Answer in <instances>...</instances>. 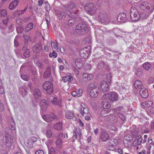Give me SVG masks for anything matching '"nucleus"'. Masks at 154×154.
Listing matches in <instances>:
<instances>
[{
    "label": "nucleus",
    "instance_id": "a18cd8bd",
    "mask_svg": "<svg viewBox=\"0 0 154 154\" xmlns=\"http://www.w3.org/2000/svg\"><path fill=\"white\" fill-rule=\"evenodd\" d=\"M30 52L29 49H27L26 51L23 53V56L26 58H28L30 57Z\"/></svg>",
    "mask_w": 154,
    "mask_h": 154
},
{
    "label": "nucleus",
    "instance_id": "423d86ee",
    "mask_svg": "<svg viewBox=\"0 0 154 154\" xmlns=\"http://www.w3.org/2000/svg\"><path fill=\"white\" fill-rule=\"evenodd\" d=\"M87 26L85 23L81 22L79 23L76 26V32L81 34L86 31Z\"/></svg>",
    "mask_w": 154,
    "mask_h": 154
},
{
    "label": "nucleus",
    "instance_id": "13d9d810",
    "mask_svg": "<svg viewBox=\"0 0 154 154\" xmlns=\"http://www.w3.org/2000/svg\"><path fill=\"white\" fill-rule=\"evenodd\" d=\"M154 81V78L153 77H149L148 80V83L149 84H151Z\"/></svg>",
    "mask_w": 154,
    "mask_h": 154
},
{
    "label": "nucleus",
    "instance_id": "393cba45",
    "mask_svg": "<svg viewBox=\"0 0 154 154\" xmlns=\"http://www.w3.org/2000/svg\"><path fill=\"white\" fill-rule=\"evenodd\" d=\"M75 64L77 68L79 69H81L82 66V63L80 59L75 60Z\"/></svg>",
    "mask_w": 154,
    "mask_h": 154
},
{
    "label": "nucleus",
    "instance_id": "680f3d73",
    "mask_svg": "<svg viewBox=\"0 0 154 154\" xmlns=\"http://www.w3.org/2000/svg\"><path fill=\"white\" fill-rule=\"evenodd\" d=\"M5 93L2 84L1 82L0 83V93L2 94H3Z\"/></svg>",
    "mask_w": 154,
    "mask_h": 154
},
{
    "label": "nucleus",
    "instance_id": "e2e57ef3",
    "mask_svg": "<svg viewBox=\"0 0 154 154\" xmlns=\"http://www.w3.org/2000/svg\"><path fill=\"white\" fill-rule=\"evenodd\" d=\"M35 154H44V153L43 150L39 149L36 151Z\"/></svg>",
    "mask_w": 154,
    "mask_h": 154
},
{
    "label": "nucleus",
    "instance_id": "c03bdc74",
    "mask_svg": "<svg viewBox=\"0 0 154 154\" xmlns=\"http://www.w3.org/2000/svg\"><path fill=\"white\" fill-rule=\"evenodd\" d=\"M17 32L18 33H21L23 31V28L22 26H19L16 28Z\"/></svg>",
    "mask_w": 154,
    "mask_h": 154
},
{
    "label": "nucleus",
    "instance_id": "69168bd1",
    "mask_svg": "<svg viewBox=\"0 0 154 154\" xmlns=\"http://www.w3.org/2000/svg\"><path fill=\"white\" fill-rule=\"evenodd\" d=\"M77 96L78 97H79L81 96L82 95V90H79L78 92H77Z\"/></svg>",
    "mask_w": 154,
    "mask_h": 154
},
{
    "label": "nucleus",
    "instance_id": "f03ea898",
    "mask_svg": "<svg viewBox=\"0 0 154 154\" xmlns=\"http://www.w3.org/2000/svg\"><path fill=\"white\" fill-rule=\"evenodd\" d=\"M118 98V95L115 92H112L110 94L106 93L104 94L103 97V99L109 100L112 102L117 101Z\"/></svg>",
    "mask_w": 154,
    "mask_h": 154
},
{
    "label": "nucleus",
    "instance_id": "0e129e2a",
    "mask_svg": "<svg viewBox=\"0 0 154 154\" xmlns=\"http://www.w3.org/2000/svg\"><path fill=\"white\" fill-rule=\"evenodd\" d=\"M31 72L33 75H35L37 74V72L36 69L34 68L31 70Z\"/></svg>",
    "mask_w": 154,
    "mask_h": 154
},
{
    "label": "nucleus",
    "instance_id": "4c0bfd02",
    "mask_svg": "<svg viewBox=\"0 0 154 154\" xmlns=\"http://www.w3.org/2000/svg\"><path fill=\"white\" fill-rule=\"evenodd\" d=\"M45 134L47 137L50 138L52 136V132L50 129H47L45 130Z\"/></svg>",
    "mask_w": 154,
    "mask_h": 154
},
{
    "label": "nucleus",
    "instance_id": "338daca9",
    "mask_svg": "<svg viewBox=\"0 0 154 154\" xmlns=\"http://www.w3.org/2000/svg\"><path fill=\"white\" fill-rule=\"evenodd\" d=\"M51 46L52 48L53 49V48L55 49L57 46L55 44V43L52 41H51Z\"/></svg>",
    "mask_w": 154,
    "mask_h": 154
},
{
    "label": "nucleus",
    "instance_id": "e433bc0d",
    "mask_svg": "<svg viewBox=\"0 0 154 154\" xmlns=\"http://www.w3.org/2000/svg\"><path fill=\"white\" fill-rule=\"evenodd\" d=\"M79 110L80 113L81 114L82 116H83L85 113L86 114H88L89 113V109L88 107L86 108L84 110H83L81 108Z\"/></svg>",
    "mask_w": 154,
    "mask_h": 154
},
{
    "label": "nucleus",
    "instance_id": "f3484780",
    "mask_svg": "<svg viewBox=\"0 0 154 154\" xmlns=\"http://www.w3.org/2000/svg\"><path fill=\"white\" fill-rule=\"evenodd\" d=\"M99 19L102 23H105L107 20V16L105 14H100L99 15Z\"/></svg>",
    "mask_w": 154,
    "mask_h": 154
},
{
    "label": "nucleus",
    "instance_id": "79ce46f5",
    "mask_svg": "<svg viewBox=\"0 0 154 154\" xmlns=\"http://www.w3.org/2000/svg\"><path fill=\"white\" fill-rule=\"evenodd\" d=\"M110 144H113V145L116 146L118 143L117 140L115 139H112L109 142Z\"/></svg>",
    "mask_w": 154,
    "mask_h": 154
},
{
    "label": "nucleus",
    "instance_id": "4468645a",
    "mask_svg": "<svg viewBox=\"0 0 154 154\" xmlns=\"http://www.w3.org/2000/svg\"><path fill=\"white\" fill-rule=\"evenodd\" d=\"M63 142L60 138H57L55 141L56 146L59 150H61L63 147Z\"/></svg>",
    "mask_w": 154,
    "mask_h": 154
},
{
    "label": "nucleus",
    "instance_id": "6e6552de",
    "mask_svg": "<svg viewBox=\"0 0 154 154\" xmlns=\"http://www.w3.org/2000/svg\"><path fill=\"white\" fill-rule=\"evenodd\" d=\"M100 89L98 87L93 88L90 92V96L93 97H96L99 94Z\"/></svg>",
    "mask_w": 154,
    "mask_h": 154
},
{
    "label": "nucleus",
    "instance_id": "6e6d98bb",
    "mask_svg": "<svg viewBox=\"0 0 154 154\" xmlns=\"http://www.w3.org/2000/svg\"><path fill=\"white\" fill-rule=\"evenodd\" d=\"M104 63L103 62L100 63L97 66V68L99 69H102L104 66Z\"/></svg>",
    "mask_w": 154,
    "mask_h": 154
},
{
    "label": "nucleus",
    "instance_id": "9d476101",
    "mask_svg": "<svg viewBox=\"0 0 154 154\" xmlns=\"http://www.w3.org/2000/svg\"><path fill=\"white\" fill-rule=\"evenodd\" d=\"M117 20L119 22H126L127 21L126 15L125 13L118 14L117 16Z\"/></svg>",
    "mask_w": 154,
    "mask_h": 154
},
{
    "label": "nucleus",
    "instance_id": "aec40b11",
    "mask_svg": "<svg viewBox=\"0 0 154 154\" xmlns=\"http://www.w3.org/2000/svg\"><path fill=\"white\" fill-rule=\"evenodd\" d=\"M33 95L35 98H38L41 96V93L38 88H35L33 91Z\"/></svg>",
    "mask_w": 154,
    "mask_h": 154
},
{
    "label": "nucleus",
    "instance_id": "8fccbe9b",
    "mask_svg": "<svg viewBox=\"0 0 154 154\" xmlns=\"http://www.w3.org/2000/svg\"><path fill=\"white\" fill-rule=\"evenodd\" d=\"M117 115L123 121H125L126 120L125 117L122 114L118 113Z\"/></svg>",
    "mask_w": 154,
    "mask_h": 154
},
{
    "label": "nucleus",
    "instance_id": "4d7b16f0",
    "mask_svg": "<svg viewBox=\"0 0 154 154\" xmlns=\"http://www.w3.org/2000/svg\"><path fill=\"white\" fill-rule=\"evenodd\" d=\"M55 151L53 147H51L49 150L48 154H55Z\"/></svg>",
    "mask_w": 154,
    "mask_h": 154
},
{
    "label": "nucleus",
    "instance_id": "f257e3e1",
    "mask_svg": "<svg viewBox=\"0 0 154 154\" xmlns=\"http://www.w3.org/2000/svg\"><path fill=\"white\" fill-rule=\"evenodd\" d=\"M83 5L84 6L85 9L87 11V13L89 15H92L96 13L97 8L93 3L83 4Z\"/></svg>",
    "mask_w": 154,
    "mask_h": 154
},
{
    "label": "nucleus",
    "instance_id": "37998d69",
    "mask_svg": "<svg viewBox=\"0 0 154 154\" xmlns=\"http://www.w3.org/2000/svg\"><path fill=\"white\" fill-rule=\"evenodd\" d=\"M23 36L25 40V43L26 44H27L29 40H30V37L27 36L26 34H23Z\"/></svg>",
    "mask_w": 154,
    "mask_h": 154
},
{
    "label": "nucleus",
    "instance_id": "ddd939ff",
    "mask_svg": "<svg viewBox=\"0 0 154 154\" xmlns=\"http://www.w3.org/2000/svg\"><path fill=\"white\" fill-rule=\"evenodd\" d=\"M6 146L10 148L11 147L13 143V138L12 137L9 136L5 137Z\"/></svg>",
    "mask_w": 154,
    "mask_h": 154
},
{
    "label": "nucleus",
    "instance_id": "dca6fc26",
    "mask_svg": "<svg viewBox=\"0 0 154 154\" xmlns=\"http://www.w3.org/2000/svg\"><path fill=\"white\" fill-rule=\"evenodd\" d=\"M106 119L107 121L110 122L112 123L116 122L117 121V117L115 115H111L110 114L108 116Z\"/></svg>",
    "mask_w": 154,
    "mask_h": 154
},
{
    "label": "nucleus",
    "instance_id": "9b49d317",
    "mask_svg": "<svg viewBox=\"0 0 154 154\" xmlns=\"http://www.w3.org/2000/svg\"><path fill=\"white\" fill-rule=\"evenodd\" d=\"M32 51L35 53H39L42 49V47L40 43H36L32 47Z\"/></svg>",
    "mask_w": 154,
    "mask_h": 154
},
{
    "label": "nucleus",
    "instance_id": "a211bd4d",
    "mask_svg": "<svg viewBox=\"0 0 154 154\" xmlns=\"http://www.w3.org/2000/svg\"><path fill=\"white\" fill-rule=\"evenodd\" d=\"M100 138L103 141H106L109 138V135L105 131H103L100 134Z\"/></svg>",
    "mask_w": 154,
    "mask_h": 154
},
{
    "label": "nucleus",
    "instance_id": "b1692460",
    "mask_svg": "<svg viewBox=\"0 0 154 154\" xmlns=\"http://www.w3.org/2000/svg\"><path fill=\"white\" fill-rule=\"evenodd\" d=\"M9 125L11 127V129L12 130H14L15 129V124L13 119L11 117L9 118L8 119Z\"/></svg>",
    "mask_w": 154,
    "mask_h": 154
},
{
    "label": "nucleus",
    "instance_id": "6ab92c4d",
    "mask_svg": "<svg viewBox=\"0 0 154 154\" xmlns=\"http://www.w3.org/2000/svg\"><path fill=\"white\" fill-rule=\"evenodd\" d=\"M52 103L55 106L57 105L59 107L61 106V102L60 100H59L56 97H54L53 98V100H51Z\"/></svg>",
    "mask_w": 154,
    "mask_h": 154
},
{
    "label": "nucleus",
    "instance_id": "c756f323",
    "mask_svg": "<svg viewBox=\"0 0 154 154\" xmlns=\"http://www.w3.org/2000/svg\"><path fill=\"white\" fill-rule=\"evenodd\" d=\"M37 137H32L30 138L27 141V143L28 144H30L31 146V144L32 145V143L35 142L37 140Z\"/></svg>",
    "mask_w": 154,
    "mask_h": 154
},
{
    "label": "nucleus",
    "instance_id": "3c124183",
    "mask_svg": "<svg viewBox=\"0 0 154 154\" xmlns=\"http://www.w3.org/2000/svg\"><path fill=\"white\" fill-rule=\"evenodd\" d=\"M58 137L61 138L62 139L65 138H67V135L66 134H64L62 133H60L58 134Z\"/></svg>",
    "mask_w": 154,
    "mask_h": 154
},
{
    "label": "nucleus",
    "instance_id": "052dcab7",
    "mask_svg": "<svg viewBox=\"0 0 154 154\" xmlns=\"http://www.w3.org/2000/svg\"><path fill=\"white\" fill-rule=\"evenodd\" d=\"M45 19L47 22V23L48 24V22H50V17L48 14H47L46 13L45 14Z\"/></svg>",
    "mask_w": 154,
    "mask_h": 154
},
{
    "label": "nucleus",
    "instance_id": "4be33fe9",
    "mask_svg": "<svg viewBox=\"0 0 154 154\" xmlns=\"http://www.w3.org/2000/svg\"><path fill=\"white\" fill-rule=\"evenodd\" d=\"M42 104L41 105V108L42 112H45L47 109L48 106V101L43 102L42 101L41 102V104Z\"/></svg>",
    "mask_w": 154,
    "mask_h": 154
},
{
    "label": "nucleus",
    "instance_id": "bf43d9fd",
    "mask_svg": "<svg viewBox=\"0 0 154 154\" xmlns=\"http://www.w3.org/2000/svg\"><path fill=\"white\" fill-rule=\"evenodd\" d=\"M5 141L4 140V138L3 140H0V146L1 147H3L5 145Z\"/></svg>",
    "mask_w": 154,
    "mask_h": 154
},
{
    "label": "nucleus",
    "instance_id": "5fc2aeb1",
    "mask_svg": "<svg viewBox=\"0 0 154 154\" xmlns=\"http://www.w3.org/2000/svg\"><path fill=\"white\" fill-rule=\"evenodd\" d=\"M77 18L74 19H72L69 20L68 21V24L70 25H72L74 24L75 21L76 20Z\"/></svg>",
    "mask_w": 154,
    "mask_h": 154
},
{
    "label": "nucleus",
    "instance_id": "7ed1b4c3",
    "mask_svg": "<svg viewBox=\"0 0 154 154\" xmlns=\"http://www.w3.org/2000/svg\"><path fill=\"white\" fill-rule=\"evenodd\" d=\"M130 16L131 20L133 21H136L140 18L139 12L135 7H133L131 8Z\"/></svg>",
    "mask_w": 154,
    "mask_h": 154
},
{
    "label": "nucleus",
    "instance_id": "7c9ffc66",
    "mask_svg": "<svg viewBox=\"0 0 154 154\" xmlns=\"http://www.w3.org/2000/svg\"><path fill=\"white\" fill-rule=\"evenodd\" d=\"M123 143L125 147H129L131 146L133 141L132 140H129L128 141H127L125 140L123 141Z\"/></svg>",
    "mask_w": 154,
    "mask_h": 154
},
{
    "label": "nucleus",
    "instance_id": "603ef678",
    "mask_svg": "<svg viewBox=\"0 0 154 154\" xmlns=\"http://www.w3.org/2000/svg\"><path fill=\"white\" fill-rule=\"evenodd\" d=\"M21 77L23 80L25 81H28L29 78V76L26 75H22Z\"/></svg>",
    "mask_w": 154,
    "mask_h": 154
},
{
    "label": "nucleus",
    "instance_id": "a19ab883",
    "mask_svg": "<svg viewBox=\"0 0 154 154\" xmlns=\"http://www.w3.org/2000/svg\"><path fill=\"white\" fill-rule=\"evenodd\" d=\"M108 111L106 110H103L101 112V115L103 117H106V119L107 118L108 116L109 115H107L106 114H108Z\"/></svg>",
    "mask_w": 154,
    "mask_h": 154
},
{
    "label": "nucleus",
    "instance_id": "49530a36",
    "mask_svg": "<svg viewBox=\"0 0 154 154\" xmlns=\"http://www.w3.org/2000/svg\"><path fill=\"white\" fill-rule=\"evenodd\" d=\"M100 85L102 89L108 87V83L105 81H103L101 82Z\"/></svg>",
    "mask_w": 154,
    "mask_h": 154
},
{
    "label": "nucleus",
    "instance_id": "39448f33",
    "mask_svg": "<svg viewBox=\"0 0 154 154\" xmlns=\"http://www.w3.org/2000/svg\"><path fill=\"white\" fill-rule=\"evenodd\" d=\"M44 90L46 91V93L50 94L53 91V86L52 83L50 81H46L43 85Z\"/></svg>",
    "mask_w": 154,
    "mask_h": 154
},
{
    "label": "nucleus",
    "instance_id": "f8f14e48",
    "mask_svg": "<svg viewBox=\"0 0 154 154\" xmlns=\"http://www.w3.org/2000/svg\"><path fill=\"white\" fill-rule=\"evenodd\" d=\"M65 116L66 118L68 119H72L75 120L76 118L74 115L73 112L66 110L65 112Z\"/></svg>",
    "mask_w": 154,
    "mask_h": 154
},
{
    "label": "nucleus",
    "instance_id": "09e8293b",
    "mask_svg": "<svg viewBox=\"0 0 154 154\" xmlns=\"http://www.w3.org/2000/svg\"><path fill=\"white\" fill-rule=\"evenodd\" d=\"M45 10L47 11H49L50 10V7L48 2H46L45 3Z\"/></svg>",
    "mask_w": 154,
    "mask_h": 154
},
{
    "label": "nucleus",
    "instance_id": "de8ad7c7",
    "mask_svg": "<svg viewBox=\"0 0 154 154\" xmlns=\"http://www.w3.org/2000/svg\"><path fill=\"white\" fill-rule=\"evenodd\" d=\"M7 13L5 10H2L0 11V17H5L7 15Z\"/></svg>",
    "mask_w": 154,
    "mask_h": 154
},
{
    "label": "nucleus",
    "instance_id": "864d4df0",
    "mask_svg": "<svg viewBox=\"0 0 154 154\" xmlns=\"http://www.w3.org/2000/svg\"><path fill=\"white\" fill-rule=\"evenodd\" d=\"M57 54L54 51L52 53H50L49 56L51 57H53L54 58H56L57 57Z\"/></svg>",
    "mask_w": 154,
    "mask_h": 154
},
{
    "label": "nucleus",
    "instance_id": "2eb2a0df",
    "mask_svg": "<svg viewBox=\"0 0 154 154\" xmlns=\"http://www.w3.org/2000/svg\"><path fill=\"white\" fill-rule=\"evenodd\" d=\"M140 94L141 97L144 98L147 97L149 95L147 90L145 88H143L141 89Z\"/></svg>",
    "mask_w": 154,
    "mask_h": 154
},
{
    "label": "nucleus",
    "instance_id": "c9c22d12",
    "mask_svg": "<svg viewBox=\"0 0 154 154\" xmlns=\"http://www.w3.org/2000/svg\"><path fill=\"white\" fill-rule=\"evenodd\" d=\"M115 146L113 145V144H110L109 142L108 143V145L106 147V149L107 150H113L115 149Z\"/></svg>",
    "mask_w": 154,
    "mask_h": 154
},
{
    "label": "nucleus",
    "instance_id": "72a5a7b5",
    "mask_svg": "<svg viewBox=\"0 0 154 154\" xmlns=\"http://www.w3.org/2000/svg\"><path fill=\"white\" fill-rule=\"evenodd\" d=\"M143 70L140 68H138L136 69L135 71L136 75L138 77H141L143 75Z\"/></svg>",
    "mask_w": 154,
    "mask_h": 154
},
{
    "label": "nucleus",
    "instance_id": "0eeeda50",
    "mask_svg": "<svg viewBox=\"0 0 154 154\" xmlns=\"http://www.w3.org/2000/svg\"><path fill=\"white\" fill-rule=\"evenodd\" d=\"M88 48H90V46H88L87 48L85 47L81 49L80 51V56L83 58L86 59L89 56V53L90 52V51L89 49H87Z\"/></svg>",
    "mask_w": 154,
    "mask_h": 154
},
{
    "label": "nucleus",
    "instance_id": "bb28decb",
    "mask_svg": "<svg viewBox=\"0 0 154 154\" xmlns=\"http://www.w3.org/2000/svg\"><path fill=\"white\" fill-rule=\"evenodd\" d=\"M142 137L141 136L139 137L138 138H137L135 139L134 142V145L136 146L137 145H140L142 143Z\"/></svg>",
    "mask_w": 154,
    "mask_h": 154
},
{
    "label": "nucleus",
    "instance_id": "2f4dec72",
    "mask_svg": "<svg viewBox=\"0 0 154 154\" xmlns=\"http://www.w3.org/2000/svg\"><path fill=\"white\" fill-rule=\"evenodd\" d=\"M51 75V70L50 68H47L43 74V76L45 78H48Z\"/></svg>",
    "mask_w": 154,
    "mask_h": 154
},
{
    "label": "nucleus",
    "instance_id": "f704fd0d",
    "mask_svg": "<svg viewBox=\"0 0 154 154\" xmlns=\"http://www.w3.org/2000/svg\"><path fill=\"white\" fill-rule=\"evenodd\" d=\"M152 101L149 100L143 102V105L145 107H148L152 106Z\"/></svg>",
    "mask_w": 154,
    "mask_h": 154
},
{
    "label": "nucleus",
    "instance_id": "58836bf2",
    "mask_svg": "<svg viewBox=\"0 0 154 154\" xmlns=\"http://www.w3.org/2000/svg\"><path fill=\"white\" fill-rule=\"evenodd\" d=\"M140 7L144 10L146 8L147 9H148L149 8V7L148 6L147 3V2H143L140 5Z\"/></svg>",
    "mask_w": 154,
    "mask_h": 154
},
{
    "label": "nucleus",
    "instance_id": "a878e982",
    "mask_svg": "<svg viewBox=\"0 0 154 154\" xmlns=\"http://www.w3.org/2000/svg\"><path fill=\"white\" fill-rule=\"evenodd\" d=\"M143 68L146 70L148 71L152 67V65L149 62H146L144 63L143 64Z\"/></svg>",
    "mask_w": 154,
    "mask_h": 154
},
{
    "label": "nucleus",
    "instance_id": "1a4fd4ad",
    "mask_svg": "<svg viewBox=\"0 0 154 154\" xmlns=\"http://www.w3.org/2000/svg\"><path fill=\"white\" fill-rule=\"evenodd\" d=\"M43 119L46 122H49L53 120L56 119H57L56 116L54 114L51 115H45L42 116Z\"/></svg>",
    "mask_w": 154,
    "mask_h": 154
},
{
    "label": "nucleus",
    "instance_id": "ea45409f",
    "mask_svg": "<svg viewBox=\"0 0 154 154\" xmlns=\"http://www.w3.org/2000/svg\"><path fill=\"white\" fill-rule=\"evenodd\" d=\"M84 76L85 78L86 79L88 80L92 79L94 77L93 75L91 74H86L84 75Z\"/></svg>",
    "mask_w": 154,
    "mask_h": 154
},
{
    "label": "nucleus",
    "instance_id": "412c9836",
    "mask_svg": "<svg viewBox=\"0 0 154 154\" xmlns=\"http://www.w3.org/2000/svg\"><path fill=\"white\" fill-rule=\"evenodd\" d=\"M142 85V82L140 80H137L134 83V87L137 89H139L141 88Z\"/></svg>",
    "mask_w": 154,
    "mask_h": 154
},
{
    "label": "nucleus",
    "instance_id": "c85d7f7f",
    "mask_svg": "<svg viewBox=\"0 0 154 154\" xmlns=\"http://www.w3.org/2000/svg\"><path fill=\"white\" fill-rule=\"evenodd\" d=\"M102 105L104 109H109L110 106V105L109 103L106 100L103 101L102 102Z\"/></svg>",
    "mask_w": 154,
    "mask_h": 154
},
{
    "label": "nucleus",
    "instance_id": "5701e85b",
    "mask_svg": "<svg viewBox=\"0 0 154 154\" xmlns=\"http://www.w3.org/2000/svg\"><path fill=\"white\" fill-rule=\"evenodd\" d=\"M19 2L18 0H15L11 3L9 6V8L11 10L14 9Z\"/></svg>",
    "mask_w": 154,
    "mask_h": 154
},
{
    "label": "nucleus",
    "instance_id": "20e7f679",
    "mask_svg": "<svg viewBox=\"0 0 154 154\" xmlns=\"http://www.w3.org/2000/svg\"><path fill=\"white\" fill-rule=\"evenodd\" d=\"M57 15L59 19H62L66 17V16H68L69 17H74V13H72L70 11H68L66 13L60 11L58 10L56 11Z\"/></svg>",
    "mask_w": 154,
    "mask_h": 154
},
{
    "label": "nucleus",
    "instance_id": "774afa93",
    "mask_svg": "<svg viewBox=\"0 0 154 154\" xmlns=\"http://www.w3.org/2000/svg\"><path fill=\"white\" fill-rule=\"evenodd\" d=\"M44 2V0H38V5L39 6H41L43 2Z\"/></svg>",
    "mask_w": 154,
    "mask_h": 154
},
{
    "label": "nucleus",
    "instance_id": "cd10ccee",
    "mask_svg": "<svg viewBox=\"0 0 154 154\" xmlns=\"http://www.w3.org/2000/svg\"><path fill=\"white\" fill-rule=\"evenodd\" d=\"M62 122H59L54 125V128L55 129L58 130H61L62 129Z\"/></svg>",
    "mask_w": 154,
    "mask_h": 154
},
{
    "label": "nucleus",
    "instance_id": "473e14b6",
    "mask_svg": "<svg viewBox=\"0 0 154 154\" xmlns=\"http://www.w3.org/2000/svg\"><path fill=\"white\" fill-rule=\"evenodd\" d=\"M33 24L32 23H29L28 24L26 27L25 31L26 32H28L29 31L31 30L33 28Z\"/></svg>",
    "mask_w": 154,
    "mask_h": 154
}]
</instances>
